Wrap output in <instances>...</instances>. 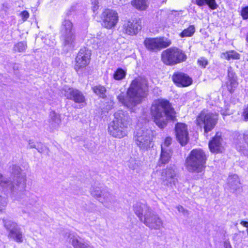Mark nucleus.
Returning <instances> with one entry per match:
<instances>
[{
    "label": "nucleus",
    "mask_w": 248,
    "mask_h": 248,
    "mask_svg": "<svg viewBox=\"0 0 248 248\" xmlns=\"http://www.w3.org/2000/svg\"><path fill=\"white\" fill-rule=\"evenodd\" d=\"M148 91L147 81L141 78L132 81L129 87L126 96L121 93L117 96L119 101L124 106L129 108L140 104L143 98L145 97Z\"/></svg>",
    "instance_id": "obj_1"
},
{
    "label": "nucleus",
    "mask_w": 248,
    "mask_h": 248,
    "mask_svg": "<svg viewBox=\"0 0 248 248\" xmlns=\"http://www.w3.org/2000/svg\"><path fill=\"white\" fill-rule=\"evenodd\" d=\"M151 113L156 124L163 128L169 120H174L175 112L167 100L159 99L154 101L151 108Z\"/></svg>",
    "instance_id": "obj_2"
},
{
    "label": "nucleus",
    "mask_w": 248,
    "mask_h": 248,
    "mask_svg": "<svg viewBox=\"0 0 248 248\" xmlns=\"http://www.w3.org/2000/svg\"><path fill=\"white\" fill-rule=\"evenodd\" d=\"M114 119L108 126V132L112 136L122 138L127 134L126 129L131 123L127 113L119 110L114 114Z\"/></svg>",
    "instance_id": "obj_3"
},
{
    "label": "nucleus",
    "mask_w": 248,
    "mask_h": 248,
    "mask_svg": "<svg viewBox=\"0 0 248 248\" xmlns=\"http://www.w3.org/2000/svg\"><path fill=\"white\" fill-rule=\"evenodd\" d=\"M206 155L201 149H193L186 161V167L189 172H202L205 168Z\"/></svg>",
    "instance_id": "obj_4"
},
{
    "label": "nucleus",
    "mask_w": 248,
    "mask_h": 248,
    "mask_svg": "<svg viewBox=\"0 0 248 248\" xmlns=\"http://www.w3.org/2000/svg\"><path fill=\"white\" fill-rule=\"evenodd\" d=\"M61 39L64 48L67 50H72L75 46L76 35L72 22L64 20L60 29Z\"/></svg>",
    "instance_id": "obj_5"
},
{
    "label": "nucleus",
    "mask_w": 248,
    "mask_h": 248,
    "mask_svg": "<svg viewBox=\"0 0 248 248\" xmlns=\"http://www.w3.org/2000/svg\"><path fill=\"white\" fill-rule=\"evenodd\" d=\"M153 137L152 130L145 127H141L135 131L133 140L140 150L145 151L151 147Z\"/></svg>",
    "instance_id": "obj_6"
},
{
    "label": "nucleus",
    "mask_w": 248,
    "mask_h": 248,
    "mask_svg": "<svg viewBox=\"0 0 248 248\" xmlns=\"http://www.w3.org/2000/svg\"><path fill=\"white\" fill-rule=\"evenodd\" d=\"M21 169L20 167L17 165H13L12 168V173L14 175V177L16 178L15 180L13 178V181L10 178L3 177L0 174V186L7 190H10L14 193L17 188H16L19 185L21 184L24 181L23 176L21 174Z\"/></svg>",
    "instance_id": "obj_7"
},
{
    "label": "nucleus",
    "mask_w": 248,
    "mask_h": 248,
    "mask_svg": "<svg viewBox=\"0 0 248 248\" xmlns=\"http://www.w3.org/2000/svg\"><path fill=\"white\" fill-rule=\"evenodd\" d=\"M3 226L7 232V237L17 243H22L24 240V235L22 229L15 221L3 218Z\"/></svg>",
    "instance_id": "obj_8"
},
{
    "label": "nucleus",
    "mask_w": 248,
    "mask_h": 248,
    "mask_svg": "<svg viewBox=\"0 0 248 248\" xmlns=\"http://www.w3.org/2000/svg\"><path fill=\"white\" fill-rule=\"evenodd\" d=\"M163 62L166 65H174L185 61L186 56L177 48H170L164 51L161 55Z\"/></svg>",
    "instance_id": "obj_9"
},
{
    "label": "nucleus",
    "mask_w": 248,
    "mask_h": 248,
    "mask_svg": "<svg viewBox=\"0 0 248 248\" xmlns=\"http://www.w3.org/2000/svg\"><path fill=\"white\" fill-rule=\"evenodd\" d=\"M217 121V116L216 114L208 112L207 110L202 111L198 116L197 124L203 126L204 133L211 131L216 125Z\"/></svg>",
    "instance_id": "obj_10"
},
{
    "label": "nucleus",
    "mask_w": 248,
    "mask_h": 248,
    "mask_svg": "<svg viewBox=\"0 0 248 248\" xmlns=\"http://www.w3.org/2000/svg\"><path fill=\"white\" fill-rule=\"evenodd\" d=\"M143 44L145 48L151 52H157L170 46L171 41L165 37L146 38Z\"/></svg>",
    "instance_id": "obj_11"
},
{
    "label": "nucleus",
    "mask_w": 248,
    "mask_h": 248,
    "mask_svg": "<svg viewBox=\"0 0 248 248\" xmlns=\"http://www.w3.org/2000/svg\"><path fill=\"white\" fill-rule=\"evenodd\" d=\"M100 17L102 20V25L108 29L114 28L119 20L118 13L112 9H105Z\"/></svg>",
    "instance_id": "obj_12"
},
{
    "label": "nucleus",
    "mask_w": 248,
    "mask_h": 248,
    "mask_svg": "<svg viewBox=\"0 0 248 248\" xmlns=\"http://www.w3.org/2000/svg\"><path fill=\"white\" fill-rule=\"evenodd\" d=\"M140 221L152 230H160L163 227V222L162 219L152 210L145 214L143 220Z\"/></svg>",
    "instance_id": "obj_13"
},
{
    "label": "nucleus",
    "mask_w": 248,
    "mask_h": 248,
    "mask_svg": "<svg viewBox=\"0 0 248 248\" xmlns=\"http://www.w3.org/2000/svg\"><path fill=\"white\" fill-rule=\"evenodd\" d=\"M161 180L164 186L172 188L178 182L177 175L174 168L170 167L163 170Z\"/></svg>",
    "instance_id": "obj_14"
},
{
    "label": "nucleus",
    "mask_w": 248,
    "mask_h": 248,
    "mask_svg": "<svg viewBox=\"0 0 248 248\" xmlns=\"http://www.w3.org/2000/svg\"><path fill=\"white\" fill-rule=\"evenodd\" d=\"M91 55V51L86 48H83L80 49L76 58L75 69L77 71L89 64L90 61Z\"/></svg>",
    "instance_id": "obj_15"
},
{
    "label": "nucleus",
    "mask_w": 248,
    "mask_h": 248,
    "mask_svg": "<svg viewBox=\"0 0 248 248\" xmlns=\"http://www.w3.org/2000/svg\"><path fill=\"white\" fill-rule=\"evenodd\" d=\"M141 29V22L139 19H129L124 21L123 31L130 35H135Z\"/></svg>",
    "instance_id": "obj_16"
},
{
    "label": "nucleus",
    "mask_w": 248,
    "mask_h": 248,
    "mask_svg": "<svg viewBox=\"0 0 248 248\" xmlns=\"http://www.w3.org/2000/svg\"><path fill=\"white\" fill-rule=\"evenodd\" d=\"M177 140L182 145H185L188 141V133L187 125L184 123H178L175 127Z\"/></svg>",
    "instance_id": "obj_17"
},
{
    "label": "nucleus",
    "mask_w": 248,
    "mask_h": 248,
    "mask_svg": "<svg viewBox=\"0 0 248 248\" xmlns=\"http://www.w3.org/2000/svg\"><path fill=\"white\" fill-rule=\"evenodd\" d=\"M65 96L67 98L74 101L76 103L82 104L85 102V97L79 90L70 88H65Z\"/></svg>",
    "instance_id": "obj_18"
},
{
    "label": "nucleus",
    "mask_w": 248,
    "mask_h": 248,
    "mask_svg": "<svg viewBox=\"0 0 248 248\" xmlns=\"http://www.w3.org/2000/svg\"><path fill=\"white\" fill-rule=\"evenodd\" d=\"M236 149L248 157V131L239 136L235 142Z\"/></svg>",
    "instance_id": "obj_19"
},
{
    "label": "nucleus",
    "mask_w": 248,
    "mask_h": 248,
    "mask_svg": "<svg viewBox=\"0 0 248 248\" xmlns=\"http://www.w3.org/2000/svg\"><path fill=\"white\" fill-rule=\"evenodd\" d=\"M69 237V243L74 248H93L88 241L81 238L77 235L71 233Z\"/></svg>",
    "instance_id": "obj_20"
},
{
    "label": "nucleus",
    "mask_w": 248,
    "mask_h": 248,
    "mask_svg": "<svg viewBox=\"0 0 248 248\" xmlns=\"http://www.w3.org/2000/svg\"><path fill=\"white\" fill-rule=\"evenodd\" d=\"M173 81L180 87H186L192 83L191 78L187 75L182 73H176L172 76Z\"/></svg>",
    "instance_id": "obj_21"
},
{
    "label": "nucleus",
    "mask_w": 248,
    "mask_h": 248,
    "mask_svg": "<svg viewBox=\"0 0 248 248\" xmlns=\"http://www.w3.org/2000/svg\"><path fill=\"white\" fill-rule=\"evenodd\" d=\"M133 209L134 213L139 217L140 221L143 220L144 215L152 210L146 203L136 202L133 205Z\"/></svg>",
    "instance_id": "obj_22"
},
{
    "label": "nucleus",
    "mask_w": 248,
    "mask_h": 248,
    "mask_svg": "<svg viewBox=\"0 0 248 248\" xmlns=\"http://www.w3.org/2000/svg\"><path fill=\"white\" fill-rule=\"evenodd\" d=\"M99 201L106 207L110 208L113 206L116 200L115 197L106 188L104 190L102 195L100 196Z\"/></svg>",
    "instance_id": "obj_23"
},
{
    "label": "nucleus",
    "mask_w": 248,
    "mask_h": 248,
    "mask_svg": "<svg viewBox=\"0 0 248 248\" xmlns=\"http://www.w3.org/2000/svg\"><path fill=\"white\" fill-rule=\"evenodd\" d=\"M222 139L220 136L216 135L209 143V148L211 152L218 153L222 151Z\"/></svg>",
    "instance_id": "obj_24"
},
{
    "label": "nucleus",
    "mask_w": 248,
    "mask_h": 248,
    "mask_svg": "<svg viewBox=\"0 0 248 248\" xmlns=\"http://www.w3.org/2000/svg\"><path fill=\"white\" fill-rule=\"evenodd\" d=\"M240 181L237 175L235 174L230 175L227 179V185L230 190L236 191L239 188Z\"/></svg>",
    "instance_id": "obj_25"
},
{
    "label": "nucleus",
    "mask_w": 248,
    "mask_h": 248,
    "mask_svg": "<svg viewBox=\"0 0 248 248\" xmlns=\"http://www.w3.org/2000/svg\"><path fill=\"white\" fill-rule=\"evenodd\" d=\"M49 123L52 128H56L61 123L60 115L54 111H51L49 114Z\"/></svg>",
    "instance_id": "obj_26"
},
{
    "label": "nucleus",
    "mask_w": 248,
    "mask_h": 248,
    "mask_svg": "<svg viewBox=\"0 0 248 248\" xmlns=\"http://www.w3.org/2000/svg\"><path fill=\"white\" fill-rule=\"evenodd\" d=\"M131 5L139 11L146 10L149 6L148 0H133Z\"/></svg>",
    "instance_id": "obj_27"
},
{
    "label": "nucleus",
    "mask_w": 248,
    "mask_h": 248,
    "mask_svg": "<svg viewBox=\"0 0 248 248\" xmlns=\"http://www.w3.org/2000/svg\"><path fill=\"white\" fill-rule=\"evenodd\" d=\"M220 57L228 61L239 60L240 58V54L235 50H232L222 52L220 55Z\"/></svg>",
    "instance_id": "obj_28"
},
{
    "label": "nucleus",
    "mask_w": 248,
    "mask_h": 248,
    "mask_svg": "<svg viewBox=\"0 0 248 248\" xmlns=\"http://www.w3.org/2000/svg\"><path fill=\"white\" fill-rule=\"evenodd\" d=\"M195 3L199 6L207 5L212 10H215L217 7L215 0H195Z\"/></svg>",
    "instance_id": "obj_29"
},
{
    "label": "nucleus",
    "mask_w": 248,
    "mask_h": 248,
    "mask_svg": "<svg viewBox=\"0 0 248 248\" xmlns=\"http://www.w3.org/2000/svg\"><path fill=\"white\" fill-rule=\"evenodd\" d=\"M171 155V151L170 149L163 150L161 149L159 163L162 164H165L169 162Z\"/></svg>",
    "instance_id": "obj_30"
},
{
    "label": "nucleus",
    "mask_w": 248,
    "mask_h": 248,
    "mask_svg": "<svg viewBox=\"0 0 248 248\" xmlns=\"http://www.w3.org/2000/svg\"><path fill=\"white\" fill-rule=\"evenodd\" d=\"M106 36L105 34H100V38H94L91 40V42L93 43V47L95 48H99V47H102L104 45L106 41Z\"/></svg>",
    "instance_id": "obj_31"
},
{
    "label": "nucleus",
    "mask_w": 248,
    "mask_h": 248,
    "mask_svg": "<svg viewBox=\"0 0 248 248\" xmlns=\"http://www.w3.org/2000/svg\"><path fill=\"white\" fill-rule=\"evenodd\" d=\"M105 189L106 188L102 187L93 186L91 189V193L93 197L99 201Z\"/></svg>",
    "instance_id": "obj_32"
},
{
    "label": "nucleus",
    "mask_w": 248,
    "mask_h": 248,
    "mask_svg": "<svg viewBox=\"0 0 248 248\" xmlns=\"http://www.w3.org/2000/svg\"><path fill=\"white\" fill-rule=\"evenodd\" d=\"M195 31V28L194 25H190L187 28L183 30L180 34L182 38L192 36Z\"/></svg>",
    "instance_id": "obj_33"
},
{
    "label": "nucleus",
    "mask_w": 248,
    "mask_h": 248,
    "mask_svg": "<svg viewBox=\"0 0 248 248\" xmlns=\"http://www.w3.org/2000/svg\"><path fill=\"white\" fill-rule=\"evenodd\" d=\"M27 47L26 42H20L15 44L13 47V51L15 52H23Z\"/></svg>",
    "instance_id": "obj_34"
},
{
    "label": "nucleus",
    "mask_w": 248,
    "mask_h": 248,
    "mask_svg": "<svg viewBox=\"0 0 248 248\" xmlns=\"http://www.w3.org/2000/svg\"><path fill=\"white\" fill-rule=\"evenodd\" d=\"M93 90L94 93L99 96L102 98H104L106 96V89L105 87L98 85L93 87Z\"/></svg>",
    "instance_id": "obj_35"
},
{
    "label": "nucleus",
    "mask_w": 248,
    "mask_h": 248,
    "mask_svg": "<svg viewBox=\"0 0 248 248\" xmlns=\"http://www.w3.org/2000/svg\"><path fill=\"white\" fill-rule=\"evenodd\" d=\"M28 144L30 148H35L39 153H42L44 151L41 142H35L33 140H30Z\"/></svg>",
    "instance_id": "obj_36"
},
{
    "label": "nucleus",
    "mask_w": 248,
    "mask_h": 248,
    "mask_svg": "<svg viewBox=\"0 0 248 248\" xmlns=\"http://www.w3.org/2000/svg\"><path fill=\"white\" fill-rule=\"evenodd\" d=\"M226 84L228 91L232 93L233 92L234 89L237 86L238 83L236 78L231 79H228L226 82Z\"/></svg>",
    "instance_id": "obj_37"
},
{
    "label": "nucleus",
    "mask_w": 248,
    "mask_h": 248,
    "mask_svg": "<svg viewBox=\"0 0 248 248\" xmlns=\"http://www.w3.org/2000/svg\"><path fill=\"white\" fill-rule=\"evenodd\" d=\"M126 72L121 68H118L113 74V78L115 80H122L125 78Z\"/></svg>",
    "instance_id": "obj_38"
},
{
    "label": "nucleus",
    "mask_w": 248,
    "mask_h": 248,
    "mask_svg": "<svg viewBox=\"0 0 248 248\" xmlns=\"http://www.w3.org/2000/svg\"><path fill=\"white\" fill-rule=\"evenodd\" d=\"M7 198L0 196V213H3L8 204Z\"/></svg>",
    "instance_id": "obj_39"
},
{
    "label": "nucleus",
    "mask_w": 248,
    "mask_h": 248,
    "mask_svg": "<svg viewBox=\"0 0 248 248\" xmlns=\"http://www.w3.org/2000/svg\"><path fill=\"white\" fill-rule=\"evenodd\" d=\"M172 139L170 137H167L165 139L164 142L161 144V149L167 150L170 149V145L171 143Z\"/></svg>",
    "instance_id": "obj_40"
},
{
    "label": "nucleus",
    "mask_w": 248,
    "mask_h": 248,
    "mask_svg": "<svg viewBox=\"0 0 248 248\" xmlns=\"http://www.w3.org/2000/svg\"><path fill=\"white\" fill-rule=\"evenodd\" d=\"M198 63L200 66L202 68H205L206 66L208 64V62L207 60L204 57H201L198 60Z\"/></svg>",
    "instance_id": "obj_41"
},
{
    "label": "nucleus",
    "mask_w": 248,
    "mask_h": 248,
    "mask_svg": "<svg viewBox=\"0 0 248 248\" xmlns=\"http://www.w3.org/2000/svg\"><path fill=\"white\" fill-rule=\"evenodd\" d=\"M128 166L132 170L135 169L138 166L137 160L135 158H130L128 161Z\"/></svg>",
    "instance_id": "obj_42"
},
{
    "label": "nucleus",
    "mask_w": 248,
    "mask_h": 248,
    "mask_svg": "<svg viewBox=\"0 0 248 248\" xmlns=\"http://www.w3.org/2000/svg\"><path fill=\"white\" fill-rule=\"evenodd\" d=\"M241 15L244 19H248V6L242 9Z\"/></svg>",
    "instance_id": "obj_43"
},
{
    "label": "nucleus",
    "mask_w": 248,
    "mask_h": 248,
    "mask_svg": "<svg viewBox=\"0 0 248 248\" xmlns=\"http://www.w3.org/2000/svg\"><path fill=\"white\" fill-rule=\"evenodd\" d=\"M228 79H235L236 77L232 67H230L228 70Z\"/></svg>",
    "instance_id": "obj_44"
},
{
    "label": "nucleus",
    "mask_w": 248,
    "mask_h": 248,
    "mask_svg": "<svg viewBox=\"0 0 248 248\" xmlns=\"http://www.w3.org/2000/svg\"><path fill=\"white\" fill-rule=\"evenodd\" d=\"M98 0H92V4L93 5L92 8L94 13H95L98 9Z\"/></svg>",
    "instance_id": "obj_45"
},
{
    "label": "nucleus",
    "mask_w": 248,
    "mask_h": 248,
    "mask_svg": "<svg viewBox=\"0 0 248 248\" xmlns=\"http://www.w3.org/2000/svg\"><path fill=\"white\" fill-rule=\"evenodd\" d=\"M20 16L22 19L25 21L29 18V13L27 11H24L20 13Z\"/></svg>",
    "instance_id": "obj_46"
},
{
    "label": "nucleus",
    "mask_w": 248,
    "mask_h": 248,
    "mask_svg": "<svg viewBox=\"0 0 248 248\" xmlns=\"http://www.w3.org/2000/svg\"><path fill=\"white\" fill-rule=\"evenodd\" d=\"M176 208L180 213H182L184 215H188V212L182 206L178 205L176 206Z\"/></svg>",
    "instance_id": "obj_47"
},
{
    "label": "nucleus",
    "mask_w": 248,
    "mask_h": 248,
    "mask_svg": "<svg viewBox=\"0 0 248 248\" xmlns=\"http://www.w3.org/2000/svg\"><path fill=\"white\" fill-rule=\"evenodd\" d=\"M241 234H235L233 236V240L236 242V243H238L241 241Z\"/></svg>",
    "instance_id": "obj_48"
},
{
    "label": "nucleus",
    "mask_w": 248,
    "mask_h": 248,
    "mask_svg": "<svg viewBox=\"0 0 248 248\" xmlns=\"http://www.w3.org/2000/svg\"><path fill=\"white\" fill-rule=\"evenodd\" d=\"M243 116L245 121H248V106L244 109L243 113Z\"/></svg>",
    "instance_id": "obj_49"
},
{
    "label": "nucleus",
    "mask_w": 248,
    "mask_h": 248,
    "mask_svg": "<svg viewBox=\"0 0 248 248\" xmlns=\"http://www.w3.org/2000/svg\"><path fill=\"white\" fill-rule=\"evenodd\" d=\"M220 111L222 115H227L230 114L229 110L228 108L224 109H221Z\"/></svg>",
    "instance_id": "obj_50"
},
{
    "label": "nucleus",
    "mask_w": 248,
    "mask_h": 248,
    "mask_svg": "<svg viewBox=\"0 0 248 248\" xmlns=\"http://www.w3.org/2000/svg\"><path fill=\"white\" fill-rule=\"evenodd\" d=\"M224 248H232V246L229 241H225L223 244Z\"/></svg>",
    "instance_id": "obj_51"
},
{
    "label": "nucleus",
    "mask_w": 248,
    "mask_h": 248,
    "mask_svg": "<svg viewBox=\"0 0 248 248\" xmlns=\"http://www.w3.org/2000/svg\"><path fill=\"white\" fill-rule=\"evenodd\" d=\"M241 224L245 227H248V222L246 221H242Z\"/></svg>",
    "instance_id": "obj_52"
},
{
    "label": "nucleus",
    "mask_w": 248,
    "mask_h": 248,
    "mask_svg": "<svg viewBox=\"0 0 248 248\" xmlns=\"http://www.w3.org/2000/svg\"><path fill=\"white\" fill-rule=\"evenodd\" d=\"M45 43L49 46H53V45L54 44V42L52 41L51 43H48L47 42V40L46 39Z\"/></svg>",
    "instance_id": "obj_53"
},
{
    "label": "nucleus",
    "mask_w": 248,
    "mask_h": 248,
    "mask_svg": "<svg viewBox=\"0 0 248 248\" xmlns=\"http://www.w3.org/2000/svg\"><path fill=\"white\" fill-rule=\"evenodd\" d=\"M55 60H56V61H58V60L57 59H55Z\"/></svg>",
    "instance_id": "obj_54"
}]
</instances>
